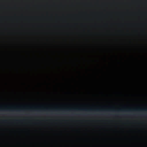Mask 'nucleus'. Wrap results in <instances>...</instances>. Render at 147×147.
<instances>
[{
    "mask_svg": "<svg viewBox=\"0 0 147 147\" xmlns=\"http://www.w3.org/2000/svg\"><path fill=\"white\" fill-rule=\"evenodd\" d=\"M6 109H8V110H18L19 111L20 110H23L24 109H34L35 110H42L44 111L49 110V109L47 108H43L40 106L34 107H30L28 108H25V107L22 108L19 106L16 107H7L4 109L1 108V109H0V110H6Z\"/></svg>",
    "mask_w": 147,
    "mask_h": 147,
    "instance_id": "nucleus-1",
    "label": "nucleus"
},
{
    "mask_svg": "<svg viewBox=\"0 0 147 147\" xmlns=\"http://www.w3.org/2000/svg\"><path fill=\"white\" fill-rule=\"evenodd\" d=\"M72 110L75 111H115L114 110H100L99 109H97L95 110H93L92 109H81V108H74L70 109H68V110L69 111H71Z\"/></svg>",
    "mask_w": 147,
    "mask_h": 147,
    "instance_id": "nucleus-2",
    "label": "nucleus"
},
{
    "mask_svg": "<svg viewBox=\"0 0 147 147\" xmlns=\"http://www.w3.org/2000/svg\"><path fill=\"white\" fill-rule=\"evenodd\" d=\"M55 109H57V107H55Z\"/></svg>",
    "mask_w": 147,
    "mask_h": 147,
    "instance_id": "nucleus-3",
    "label": "nucleus"
}]
</instances>
